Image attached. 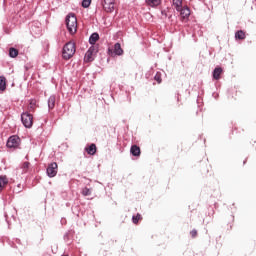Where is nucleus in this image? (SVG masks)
Instances as JSON below:
<instances>
[{
	"instance_id": "nucleus-1",
	"label": "nucleus",
	"mask_w": 256,
	"mask_h": 256,
	"mask_svg": "<svg viewBox=\"0 0 256 256\" xmlns=\"http://www.w3.org/2000/svg\"><path fill=\"white\" fill-rule=\"evenodd\" d=\"M66 26L71 35H75V33H77V17L75 14L70 13L67 15Z\"/></svg>"
},
{
	"instance_id": "nucleus-2",
	"label": "nucleus",
	"mask_w": 256,
	"mask_h": 256,
	"mask_svg": "<svg viewBox=\"0 0 256 256\" xmlns=\"http://www.w3.org/2000/svg\"><path fill=\"white\" fill-rule=\"evenodd\" d=\"M75 51H77V49L75 48L74 42L66 43L65 46L63 47V52H62L63 59H65L66 61H69V59H71V57L75 55Z\"/></svg>"
},
{
	"instance_id": "nucleus-3",
	"label": "nucleus",
	"mask_w": 256,
	"mask_h": 256,
	"mask_svg": "<svg viewBox=\"0 0 256 256\" xmlns=\"http://www.w3.org/2000/svg\"><path fill=\"white\" fill-rule=\"evenodd\" d=\"M101 5L106 13H113L117 5V0H102Z\"/></svg>"
},
{
	"instance_id": "nucleus-4",
	"label": "nucleus",
	"mask_w": 256,
	"mask_h": 256,
	"mask_svg": "<svg viewBox=\"0 0 256 256\" xmlns=\"http://www.w3.org/2000/svg\"><path fill=\"white\" fill-rule=\"evenodd\" d=\"M21 121L27 129H31V127H33V115L29 112H23L21 114Z\"/></svg>"
},
{
	"instance_id": "nucleus-5",
	"label": "nucleus",
	"mask_w": 256,
	"mask_h": 256,
	"mask_svg": "<svg viewBox=\"0 0 256 256\" xmlns=\"http://www.w3.org/2000/svg\"><path fill=\"white\" fill-rule=\"evenodd\" d=\"M19 145H21V138L17 135H13L8 138L6 147L9 149H17Z\"/></svg>"
},
{
	"instance_id": "nucleus-6",
	"label": "nucleus",
	"mask_w": 256,
	"mask_h": 256,
	"mask_svg": "<svg viewBox=\"0 0 256 256\" xmlns=\"http://www.w3.org/2000/svg\"><path fill=\"white\" fill-rule=\"evenodd\" d=\"M97 53V47L92 46L88 49L84 56V62L91 63L95 59V54Z\"/></svg>"
},
{
	"instance_id": "nucleus-7",
	"label": "nucleus",
	"mask_w": 256,
	"mask_h": 256,
	"mask_svg": "<svg viewBox=\"0 0 256 256\" xmlns=\"http://www.w3.org/2000/svg\"><path fill=\"white\" fill-rule=\"evenodd\" d=\"M58 165L57 162H53L47 167V175L48 177H55L57 175Z\"/></svg>"
},
{
	"instance_id": "nucleus-8",
	"label": "nucleus",
	"mask_w": 256,
	"mask_h": 256,
	"mask_svg": "<svg viewBox=\"0 0 256 256\" xmlns=\"http://www.w3.org/2000/svg\"><path fill=\"white\" fill-rule=\"evenodd\" d=\"M109 55H123V48H121V44L120 43H116L114 45V49L108 50Z\"/></svg>"
},
{
	"instance_id": "nucleus-9",
	"label": "nucleus",
	"mask_w": 256,
	"mask_h": 256,
	"mask_svg": "<svg viewBox=\"0 0 256 256\" xmlns=\"http://www.w3.org/2000/svg\"><path fill=\"white\" fill-rule=\"evenodd\" d=\"M177 11L180 13L182 19H187V17H189V15H191V10H189V7H187V6H185V7L182 6L181 9L177 10Z\"/></svg>"
},
{
	"instance_id": "nucleus-10",
	"label": "nucleus",
	"mask_w": 256,
	"mask_h": 256,
	"mask_svg": "<svg viewBox=\"0 0 256 256\" xmlns=\"http://www.w3.org/2000/svg\"><path fill=\"white\" fill-rule=\"evenodd\" d=\"M130 153L133 157H140L141 156V148L137 145H132L130 148Z\"/></svg>"
},
{
	"instance_id": "nucleus-11",
	"label": "nucleus",
	"mask_w": 256,
	"mask_h": 256,
	"mask_svg": "<svg viewBox=\"0 0 256 256\" xmlns=\"http://www.w3.org/2000/svg\"><path fill=\"white\" fill-rule=\"evenodd\" d=\"M221 75H223V68L216 67L213 71V79L219 81V79H221Z\"/></svg>"
},
{
	"instance_id": "nucleus-12",
	"label": "nucleus",
	"mask_w": 256,
	"mask_h": 256,
	"mask_svg": "<svg viewBox=\"0 0 256 256\" xmlns=\"http://www.w3.org/2000/svg\"><path fill=\"white\" fill-rule=\"evenodd\" d=\"M85 151L88 153V155H95V153H97V145L90 144L85 148Z\"/></svg>"
},
{
	"instance_id": "nucleus-13",
	"label": "nucleus",
	"mask_w": 256,
	"mask_h": 256,
	"mask_svg": "<svg viewBox=\"0 0 256 256\" xmlns=\"http://www.w3.org/2000/svg\"><path fill=\"white\" fill-rule=\"evenodd\" d=\"M9 184V179L7 176H0V193Z\"/></svg>"
},
{
	"instance_id": "nucleus-14",
	"label": "nucleus",
	"mask_w": 256,
	"mask_h": 256,
	"mask_svg": "<svg viewBox=\"0 0 256 256\" xmlns=\"http://www.w3.org/2000/svg\"><path fill=\"white\" fill-rule=\"evenodd\" d=\"M7 89V79L4 76H0V91Z\"/></svg>"
},
{
	"instance_id": "nucleus-15",
	"label": "nucleus",
	"mask_w": 256,
	"mask_h": 256,
	"mask_svg": "<svg viewBox=\"0 0 256 256\" xmlns=\"http://www.w3.org/2000/svg\"><path fill=\"white\" fill-rule=\"evenodd\" d=\"M161 0H146V5L149 7H159Z\"/></svg>"
},
{
	"instance_id": "nucleus-16",
	"label": "nucleus",
	"mask_w": 256,
	"mask_h": 256,
	"mask_svg": "<svg viewBox=\"0 0 256 256\" xmlns=\"http://www.w3.org/2000/svg\"><path fill=\"white\" fill-rule=\"evenodd\" d=\"M97 41H99V34L98 33H93L90 38H89V43L91 45H95V43H97Z\"/></svg>"
},
{
	"instance_id": "nucleus-17",
	"label": "nucleus",
	"mask_w": 256,
	"mask_h": 256,
	"mask_svg": "<svg viewBox=\"0 0 256 256\" xmlns=\"http://www.w3.org/2000/svg\"><path fill=\"white\" fill-rule=\"evenodd\" d=\"M173 6L176 11H181V8L183 7V0H173Z\"/></svg>"
},
{
	"instance_id": "nucleus-18",
	"label": "nucleus",
	"mask_w": 256,
	"mask_h": 256,
	"mask_svg": "<svg viewBox=\"0 0 256 256\" xmlns=\"http://www.w3.org/2000/svg\"><path fill=\"white\" fill-rule=\"evenodd\" d=\"M55 101H56L55 96H50L49 97V99H48V107H49V109H55Z\"/></svg>"
},
{
	"instance_id": "nucleus-19",
	"label": "nucleus",
	"mask_w": 256,
	"mask_h": 256,
	"mask_svg": "<svg viewBox=\"0 0 256 256\" xmlns=\"http://www.w3.org/2000/svg\"><path fill=\"white\" fill-rule=\"evenodd\" d=\"M17 55H19V50L13 47L9 49V57H12L13 59H15Z\"/></svg>"
},
{
	"instance_id": "nucleus-20",
	"label": "nucleus",
	"mask_w": 256,
	"mask_h": 256,
	"mask_svg": "<svg viewBox=\"0 0 256 256\" xmlns=\"http://www.w3.org/2000/svg\"><path fill=\"white\" fill-rule=\"evenodd\" d=\"M235 37H236V39L243 40L246 37L245 32L243 30L237 31L235 33Z\"/></svg>"
},
{
	"instance_id": "nucleus-21",
	"label": "nucleus",
	"mask_w": 256,
	"mask_h": 256,
	"mask_svg": "<svg viewBox=\"0 0 256 256\" xmlns=\"http://www.w3.org/2000/svg\"><path fill=\"white\" fill-rule=\"evenodd\" d=\"M35 105H36V101L35 100H31L29 105H28V111L29 113L35 111Z\"/></svg>"
},
{
	"instance_id": "nucleus-22",
	"label": "nucleus",
	"mask_w": 256,
	"mask_h": 256,
	"mask_svg": "<svg viewBox=\"0 0 256 256\" xmlns=\"http://www.w3.org/2000/svg\"><path fill=\"white\" fill-rule=\"evenodd\" d=\"M30 165H31V163H29V162H24L22 164L21 169H22L23 173H27L29 171Z\"/></svg>"
},
{
	"instance_id": "nucleus-23",
	"label": "nucleus",
	"mask_w": 256,
	"mask_h": 256,
	"mask_svg": "<svg viewBox=\"0 0 256 256\" xmlns=\"http://www.w3.org/2000/svg\"><path fill=\"white\" fill-rule=\"evenodd\" d=\"M141 219H143V217H141V214H137L136 216L132 217V221L134 223V225H137V223H139V221H141Z\"/></svg>"
},
{
	"instance_id": "nucleus-24",
	"label": "nucleus",
	"mask_w": 256,
	"mask_h": 256,
	"mask_svg": "<svg viewBox=\"0 0 256 256\" xmlns=\"http://www.w3.org/2000/svg\"><path fill=\"white\" fill-rule=\"evenodd\" d=\"M92 191L91 189L85 187L84 189H82V195H84V197H89V195H91Z\"/></svg>"
},
{
	"instance_id": "nucleus-25",
	"label": "nucleus",
	"mask_w": 256,
	"mask_h": 256,
	"mask_svg": "<svg viewBox=\"0 0 256 256\" xmlns=\"http://www.w3.org/2000/svg\"><path fill=\"white\" fill-rule=\"evenodd\" d=\"M90 5H91V0L82 1V7H84V9H87L88 7H90Z\"/></svg>"
},
{
	"instance_id": "nucleus-26",
	"label": "nucleus",
	"mask_w": 256,
	"mask_h": 256,
	"mask_svg": "<svg viewBox=\"0 0 256 256\" xmlns=\"http://www.w3.org/2000/svg\"><path fill=\"white\" fill-rule=\"evenodd\" d=\"M155 81H157V83H161V74L157 73L154 77Z\"/></svg>"
},
{
	"instance_id": "nucleus-27",
	"label": "nucleus",
	"mask_w": 256,
	"mask_h": 256,
	"mask_svg": "<svg viewBox=\"0 0 256 256\" xmlns=\"http://www.w3.org/2000/svg\"><path fill=\"white\" fill-rule=\"evenodd\" d=\"M190 235H191L192 239H195V237H197V230L196 229L192 230L190 232Z\"/></svg>"
},
{
	"instance_id": "nucleus-28",
	"label": "nucleus",
	"mask_w": 256,
	"mask_h": 256,
	"mask_svg": "<svg viewBox=\"0 0 256 256\" xmlns=\"http://www.w3.org/2000/svg\"><path fill=\"white\" fill-rule=\"evenodd\" d=\"M162 15H165V17H167V13H165V11H162Z\"/></svg>"
}]
</instances>
